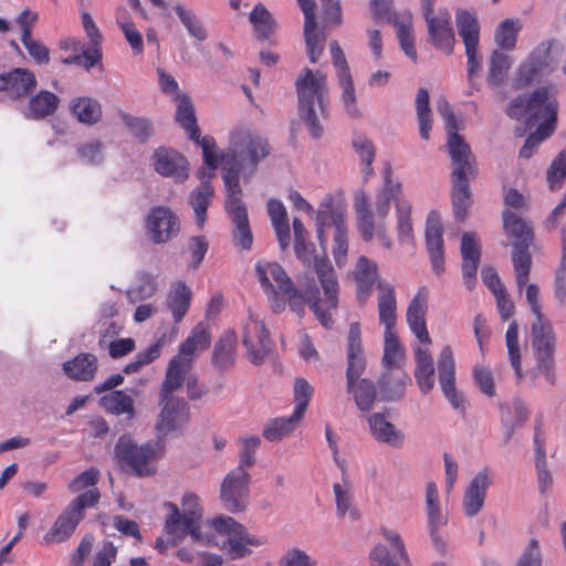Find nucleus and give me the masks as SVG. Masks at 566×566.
Returning a JSON list of instances; mask_svg holds the SVG:
<instances>
[{"instance_id":"obj_21","label":"nucleus","mask_w":566,"mask_h":566,"mask_svg":"<svg viewBox=\"0 0 566 566\" xmlns=\"http://www.w3.org/2000/svg\"><path fill=\"white\" fill-rule=\"evenodd\" d=\"M357 229L364 241L369 242L377 237L387 249L391 248V240L387 235L386 222L374 221L369 209V198L365 191H358L354 198Z\"/></svg>"},{"instance_id":"obj_29","label":"nucleus","mask_w":566,"mask_h":566,"mask_svg":"<svg viewBox=\"0 0 566 566\" xmlns=\"http://www.w3.org/2000/svg\"><path fill=\"white\" fill-rule=\"evenodd\" d=\"M154 168L159 175L171 177L177 182H184L189 176L187 159L170 148H159L154 154Z\"/></svg>"},{"instance_id":"obj_5","label":"nucleus","mask_w":566,"mask_h":566,"mask_svg":"<svg viewBox=\"0 0 566 566\" xmlns=\"http://www.w3.org/2000/svg\"><path fill=\"white\" fill-rule=\"evenodd\" d=\"M313 244L304 242L302 243L301 254H296V256L304 264H313L314 266L321 286L325 293V300L317 297L310 300L311 310L322 326L331 328L333 325V313L338 306V281L328 259L325 255L321 258L313 255Z\"/></svg>"},{"instance_id":"obj_2","label":"nucleus","mask_w":566,"mask_h":566,"mask_svg":"<svg viewBox=\"0 0 566 566\" xmlns=\"http://www.w3.org/2000/svg\"><path fill=\"white\" fill-rule=\"evenodd\" d=\"M507 114L512 118L530 116L528 125H534L536 120H542L534 133H532L520 150V156L530 158L537 149L538 145L548 138L555 130L557 118V101L551 90L541 87L531 96H517L514 98Z\"/></svg>"},{"instance_id":"obj_54","label":"nucleus","mask_w":566,"mask_h":566,"mask_svg":"<svg viewBox=\"0 0 566 566\" xmlns=\"http://www.w3.org/2000/svg\"><path fill=\"white\" fill-rule=\"evenodd\" d=\"M158 289L157 276L148 272H140L135 284L127 291V297L132 303L150 298Z\"/></svg>"},{"instance_id":"obj_1","label":"nucleus","mask_w":566,"mask_h":566,"mask_svg":"<svg viewBox=\"0 0 566 566\" xmlns=\"http://www.w3.org/2000/svg\"><path fill=\"white\" fill-rule=\"evenodd\" d=\"M269 154L268 142L262 136L244 127L234 128L230 133L229 146L221 156L227 191L242 192L239 176L251 177Z\"/></svg>"},{"instance_id":"obj_17","label":"nucleus","mask_w":566,"mask_h":566,"mask_svg":"<svg viewBox=\"0 0 566 566\" xmlns=\"http://www.w3.org/2000/svg\"><path fill=\"white\" fill-rule=\"evenodd\" d=\"M241 336L249 360L254 365L262 364L272 349V340L263 321L251 310L241 321Z\"/></svg>"},{"instance_id":"obj_10","label":"nucleus","mask_w":566,"mask_h":566,"mask_svg":"<svg viewBox=\"0 0 566 566\" xmlns=\"http://www.w3.org/2000/svg\"><path fill=\"white\" fill-rule=\"evenodd\" d=\"M101 497L99 491L92 488L76 496L57 516L49 532L43 536L45 544L62 543L75 531L84 517V510L94 506Z\"/></svg>"},{"instance_id":"obj_50","label":"nucleus","mask_w":566,"mask_h":566,"mask_svg":"<svg viewBox=\"0 0 566 566\" xmlns=\"http://www.w3.org/2000/svg\"><path fill=\"white\" fill-rule=\"evenodd\" d=\"M452 178V206L458 220H464L471 206V191L469 180L471 176H460Z\"/></svg>"},{"instance_id":"obj_7","label":"nucleus","mask_w":566,"mask_h":566,"mask_svg":"<svg viewBox=\"0 0 566 566\" xmlns=\"http://www.w3.org/2000/svg\"><path fill=\"white\" fill-rule=\"evenodd\" d=\"M437 111L443 118L446 129L448 132L447 149L452 164L451 177H475L478 172L475 158L469 144L458 133L461 126L452 111L451 105L447 99L440 98L437 102Z\"/></svg>"},{"instance_id":"obj_56","label":"nucleus","mask_w":566,"mask_h":566,"mask_svg":"<svg viewBox=\"0 0 566 566\" xmlns=\"http://www.w3.org/2000/svg\"><path fill=\"white\" fill-rule=\"evenodd\" d=\"M522 29V23L518 19H505L495 30L494 41L499 48L505 51H511L515 48L517 35Z\"/></svg>"},{"instance_id":"obj_13","label":"nucleus","mask_w":566,"mask_h":566,"mask_svg":"<svg viewBox=\"0 0 566 566\" xmlns=\"http://www.w3.org/2000/svg\"><path fill=\"white\" fill-rule=\"evenodd\" d=\"M184 381L177 379V384L168 382V376L160 390V412L156 422V429L161 434H167L180 428L188 418L187 405L182 399L176 398L174 392L182 386Z\"/></svg>"},{"instance_id":"obj_38","label":"nucleus","mask_w":566,"mask_h":566,"mask_svg":"<svg viewBox=\"0 0 566 566\" xmlns=\"http://www.w3.org/2000/svg\"><path fill=\"white\" fill-rule=\"evenodd\" d=\"M62 369L72 380L92 381L98 369V360L93 354L82 353L63 363Z\"/></svg>"},{"instance_id":"obj_45","label":"nucleus","mask_w":566,"mask_h":566,"mask_svg":"<svg viewBox=\"0 0 566 566\" xmlns=\"http://www.w3.org/2000/svg\"><path fill=\"white\" fill-rule=\"evenodd\" d=\"M455 25L465 48L479 46L480 23L474 12L464 9L458 10Z\"/></svg>"},{"instance_id":"obj_8","label":"nucleus","mask_w":566,"mask_h":566,"mask_svg":"<svg viewBox=\"0 0 566 566\" xmlns=\"http://www.w3.org/2000/svg\"><path fill=\"white\" fill-rule=\"evenodd\" d=\"M218 532L210 546H217L231 559L242 558L251 553L249 546L259 547L268 544L265 535H253L231 516L219 515Z\"/></svg>"},{"instance_id":"obj_35","label":"nucleus","mask_w":566,"mask_h":566,"mask_svg":"<svg viewBox=\"0 0 566 566\" xmlns=\"http://www.w3.org/2000/svg\"><path fill=\"white\" fill-rule=\"evenodd\" d=\"M370 433L378 442L392 448H401L405 443V433L392 424L384 412H376L367 419Z\"/></svg>"},{"instance_id":"obj_58","label":"nucleus","mask_w":566,"mask_h":566,"mask_svg":"<svg viewBox=\"0 0 566 566\" xmlns=\"http://www.w3.org/2000/svg\"><path fill=\"white\" fill-rule=\"evenodd\" d=\"M505 345L507 348V355L510 364L515 373L517 381L523 378L522 363H521V349L518 343V326L516 322H512L505 334Z\"/></svg>"},{"instance_id":"obj_34","label":"nucleus","mask_w":566,"mask_h":566,"mask_svg":"<svg viewBox=\"0 0 566 566\" xmlns=\"http://www.w3.org/2000/svg\"><path fill=\"white\" fill-rule=\"evenodd\" d=\"M462 273L468 290L475 286V275L481 256V245L473 233H464L461 241Z\"/></svg>"},{"instance_id":"obj_57","label":"nucleus","mask_w":566,"mask_h":566,"mask_svg":"<svg viewBox=\"0 0 566 566\" xmlns=\"http://www.w3.org/2000/svg\"><path fill=\"white\" fill-rule=\"evenodd\" d=\"M416 109L420 136L428 140L432 127V114L429 106V92L426 88H419L417 92Z\"/></svg>"},{"instance_id":"obj_63","label":"nucleus","mask_w":566,"mask_h":566,"mask_svg":"<svg viewBox=\"0 0 566 566\" xmlns=\"http://www.w3.org/2000/svg\"><path fill=\"white\" fill-rule=\"evenodd\" d=\"M175 11L188 31L189 35L197 39L198 41H205L207 39V30L192 11L186 9L181 4H177L175 7Z\"/></svg>"},{"instance_id":"obj_9","label":"nucleus","mask_w":566,"mask_h":566,"mask_svg":"<svg viewBox=\"0 0 566 566\" xmlns=\"http://www.w3.org/2000/svg\"><path fill=\"white\" fill-rule=\"evenodd\" d=\"M503 227L506 235L514 239L512 261L517 290L521 292L527 283L531 270V256L527 248L532 242L533 231L526 220L511 211L503 212Z\"/></svg>"},{"instance_id":"obj_42","label":"nucleus","mask_w":566,"mask_h":566,"mask_svg":"<svg viewBox=\"0 0 566 566\" xmlns=\"http://www.w3.org/2000/svg\"><path fill=\"white\" fill-rule=\"evenodd\" d=\"M353 275L357 283L358 296L366 298L378 280L377 264L373 260L361 255L357 259Z\"/></svg>"},{"instance_id":"obj_39","label":"nucleus","mask_w":566,"mask_h":566,"mask_svg":"<svg viewBox=\"0 0 566 566\" xmlns=\"http://www.w3.org/2000/svg\"><path fill=\"white\" fill-rule=\"evenodd\" d=\"M378 289L379 322L384 325L385 332H395L397 323V303L394 286L389 283L380 282Z\"/></svg>"},{"instance_id":"obj_49","label":"nucleus","mask_w":566,"mask_h":566,"mask_svg":"<svg viewBox=\"0 0 566 566\" xmlns=\"http://www.w3.org/2000/svg\"><path fill=\"white\" fill-rule=\"evenodd\" d=\"M335 495L336 514L339 517H348L350 521H357L360 517L359 510L353 504L352 484L343 479V483L333 485Z\"/></svg>"},{"instance_id":"obj_22","label":"nucleus","mask_w":566,"mask_h":566,"mask_svg":"<svg viewBox=\"0 0 566 566\" xmlns=\"http://www.w3.org/2000/svg\"><path fill=\"white\" fill-rule=\"evenodd\" d=\"M439 384L441 390L452 406L461 413L465 412L467 401L464 396L455 387V364L453 353L450 346H444L438 359Z\"/></svg>"},{"instance_id":"obj_25","label":"nucleus","mask_w":566,"mask_h":566,"mask_svg":"<svg viewBox=\"0 0 566 566\" xmlns=\"http://www.w3.org/2000/svg\"><path fill=\"white\" fill-rule=\"evenodd\" d=\"M493 482L488 469L480 470L470 481L463 495L462 507L465 516L474 517L483 509L488 489Z\"/></svg>"},{"instance_id":"obj_32","label":"nucleus","mask_w":566,"mask_h":566,"mask_svg":"<svg viewBox=\"0 0 566 566\" xmlns=\"http://www.w3.org/2000/svg\"><path fill=\"white\" fill-rule=\"evenodd\" d=\"M345 206L342 200L334 197H326L316 211V227L318 239L323 242L324 229L334 227L335 231L346 229Z\"/></svg>"},{"instance_id":"obj_4","label":"nucleus","mask_w":566,"mask_h":566,"mask_svg":"<svg viewBox=\"0 0 566 566\" xmlns=\"http://www.w3.org/2000/svg\"><path fill=\"white\" fill-rule=\"evenodd\" d=\"M300 116L306 123L310 134L319 138L323 120L326 119L328 88L326 75L319 71L304 70L296 81Z\"/></svg>"},{"instance_id":"obj_48","label":"nucleus","mask_w":566,"mask_h":566,"mask_svg":"<svg viewBox=\"0 0 566 566\" xmlns=\"http://www.w3.org/2000/svg\"><path fill=\"white\" fill-rule=\"evenodd\" d=\"M177 104L176 122L186 130L191 140H199V127L193 104L188 94L179 95L174 101Z\"/></svg>"},{"instance_id":"obj_11","label":"nucleus","mask_w":566,"mask_h":566,"mask_svg":"<svg viewBox=\"0 0 566 566\" xmlns=\"http://www.w3.org/2000/svg\"><path fill=\"white\" fill-rule=\"evenodd\" d=\"M210 343V333L205 325L198 324L192 328L190 335L179 346L178 354L168 364L166 376L169 385L177 384V379L185 380V374L190 371L196 357L205 352Z\"/></svg>"},{"instance_id":"obj_41","label":"nucleus","mask_w":566,"mask_h":566,"mask_svg":"<svg viewBox=\"0 0 566 566\" xmlns=\"http://www.w3.org/2000/svg\"><path fill=\"white\" fill-rule=\"evenodd\" d=\"M268 214L281 249H286L291 241V228L283 202L277 199H270L268 202Z\"/></svg>"},{"instance_id":"obj_37","label":"nucleus","mask_w":566,"mask_h":566,"mask_svg":"<svg viewBox=\"0 0 566 566\" xmlns=\"http://www.w3.org/2000/svg\"><path fill=\"white\" fill-rule=\"evenodd\" d=\"M198 177L201 185L192 190L189 197V203L193 210L197 224L202 227L207 218V209L213 197V188L209 184L212 174H207L205 168L199 169Z\"/></svg>"},{"instance_id":"obj_12","label":"nucleus","mask_w":566,"mask_h":566,"mask_svg":"<svg viewBox=\"0 0 566 566\" xmlns=\"http://www.w3.org/2000/svg\"><path fill=\"white\" fill-rule=\"evenodd\" d=\"M556 337L551 322L535 319L532 324V349L536 359V370L543 374L549 385L555 384L554 352Z\"/></svg>"},{"instance_id":"obj_19","label":"nucleus","mask_w":566,"mask_h":566,"mask_svg":"<svg viewBox=\"0 0 566 566\" xmlns=\"http://www.w3.org/2000/svg\"><path fill=\"white\" fill-rule=\"evenodd\" d=\"M423 14L432 44L447 54H451L455 36L451 27L450 13L444 8H436L434 2H426Z\"/></svg>"},{"instance_id":"obj_18","label":"nucleus","mask_w":566,"mask_h":566,"mask_svg":"<svg viewBox=\"0 0 566 566\" xmlns=\"http://www.w3.org/2000/svg\"><path fill=\"white\" fill-rule=\"evenodd\" d=\"M329 51L332 63L336 69V77L340 87V102L344 112L349 118L358 119L363 114L358 106L353 77L344 52L342 51L338 42L335 40L331 41Z\"/></svg>"},{"instance_id":"obj_64","label":"nucleus","mask_w":566,"mask_h":566,"mask_svg":"<svg viewBox=\"0 0 566 566\" xmlns=\"http://www.w3.org/2000/svg\"><path fill=\"white\" fill-rule=\"evenodd\" d=\"M317 559L306 551L293 546L287 548L277 562V566H317Z\"/></svg>"},{"instance_id":"obj_36","label":"nucleus","mask_w":566,"mask_h":566,"mask_svg":"<svg viewBox=\"0 0 566 566\" xmlns=\"http://www.w3.org/2000/svg\"><path fill=\"white\" fill-rule=\"evenodd\" d=\"M238 337L234 329H226L216 342L212 350L211 363L221 370L231 369L235 364Z\"/></svg>"},{"instance_id":"obj_47","label":"nucleus","mask_w":566,"mask_h":566,"mask_svg":"<svg viewBox=\"0 0 566 566\" xmlns=\"http://www.w3.org/2000/svg\"><path fill=\"white\" fill-rule=\"evenodd\" d=\"M70 112L82 124L94 125L102 117L99 102L90 96H80L71 99Z\"/></svg>"},{"instance_id":"obj_26","label":"nucleus","mask_w":566,"mask_h":566,"mask_svg":"<svg viewBox=\"0 0 566 566\" xmlns=\"http://www.w3.org/2000/svg\"><path fill=\"white\" fill-rule=\"evenodd\" d=\"M428 296L429 292L427 287L419 289L417 294L410 301L406 313V321L410 331L417 339L424 345L431 344V338L426 323Z\"/></svg>"},{"instance_id":"obj_27","label":"nucleus","mask_w":566,"mask_h":566,"mask_svg":"<svg viewBox=\"0 0 566 566\" xmlns=\"http://www.w3.org/2000/svg\"><path fill=\"white\" fill-rule=\"evenodd\" d=\"M382 537L391 546L394 556H390L387 547L378 544L370 552L373 566H397L394 558H399L406 564H410V559L401 535L392 530L382 527L380 530Z\"/></svg>"},{"instance_id":"obj_51","label":"nucleus","mask_w":566,"mask_h":566,"mask_svg":"<svg viewBox=\"0 0 566 566\" xmlns=\"http://www.w3.org/2000/svg\"><path fill=\"white\" fill-rule=\"evenodd\" d=\"M397 199H403L401 197V184L394 182L387 178L384 188L376 197L375 212H371L374 216V221L385 222L390 211V202L394 200L396 203Z\"/></svg>"},{"instance_id":"obj_30","label":"nucleus","mask_w":566,"mask_h":566,"mask_svg":"<svg viewBox=\"0 0 566 566\" xmlns=\"http://www.w3.org/2000/svg\"><path fill=\"white\" fill-rule=\"evenodd\" d=\"M426 241L432 270L440 275L444 271L443 239L441 218L436 211H431L427 217Z\"/></svg>"},{"instance_id":"obj_33","label":"nucleus","mask_w":566,"mask_h":566,"mask_svg":"<svg viewBox=\"0 0 566 566\" xmlns=\"http://www.w3.org/2000/svg\"><path fill=\"white\" fill-rule=\"evenodd\" d=\"M346 358V379L359 378L366 368V357L361 343V331L358 323H352L349 326Z\"/></svg>"},{"instance_id":"obj_31","label":"nucleus","mask_w":566,"mask_h":566,"mask_svg":"<svg viewBox=\"0 0 566 566\" xmlns=\"http://www.w3.org/2000/svg\"><path fill=\"white\" fill-rule=\"evenodd\" d=\"M426 511L430 537L437 547H442L443 542L439 531L447 525L448 516L441 510L439 492L434 482L426 485Z\"/></svg>"},{"instance_id":"obj_62","label":"nucleus","mask_w":566,"mask_h":566,"mask_svg":"<svg viewBox=\"0 0 566 566\" xmlns=\"http://www.w3.org/2000/svg\"><path fill=\"white\" fill-rule=\"evenodd\" d=\"M250 21L258 36L266 39L274 30L275 21L268 9L261 3L256 4L250 13Z\"/></svg>"},{"instance_id":"obj_60","label":"nucleus","mask_w":566,"mask_h":566,"mask_svg":"<svg viewBox=\"0 0 566 566\" xmlns=\"http://www.w3.org/2000/svg\"><path fill=\"white\" fill-rule=\"evenodd\" d=\"M410 381L411 379L405 374L396 378L386 375L379 380V388L386 400H399L402 398L405 388Z\"/></svg>"},{"instance_id":"obj_23","label":"nucleus","mask_w":566,"mask_h":566,"mask_svg":"<svg viewBox=\"0 0 566 566\" xmlns=\"http://www.w3.org/2000/svg\"><path fill=\"white\" fill-rule=\"evenodd\" d=\"M146 228L151 241L161 244L178 235L180 231V220L171 209L157 206L149 210Z\"/></svg>"},{"instance_id":"obj_3","label":"nucleus","mask_w":566,"mask_h":566,"mask_svg":"<svg viewBox=\"0 0 566 566\" xmlns=\"http://www.w3.org/2000/svg\"><path fill=\"white\" fill-rule=\"evenodd\" d=\"M169 514L165 522V532L174 538L190 536L196 544L210 546L217 532L218 516L203 521V510L197 494L187 492L181 497V509L175 503H166Z\"/></svg>"},{"instance_id":"obj_46","label":"nucleus","mask_w":566,"mask_h":566,"mask_svg":"<svg viewBox=\"0 0 566 566\" xmlns=\"http://www.w3.org/2000/svg\"><path fill=\"white\" fill-rule=\"evenodd\" d=\"M191 296L192 292L185 282L178 281L171 284L166 303L176 323L180 322L186 315Z\"/></svg>"},{"instance_id":"obj_59","label":"nucleus","mask_w":566,"mask_h":566,"mask_svg":"<svg viewBox=\"0 0 566 566\" xmlns=\"http://www.w3.org/2000/svg\"><path fill=\"white\" fill-rule=\"evenodd\" d=\"M384 357L382 363L387 368H395L403 359L405 349L400 344L397 332L384 333Z\"/></svg>"},{"instance_id":"obj_43","label":"nucleus","mask_w":566,"mask_h":566,"mask_svg":"<svg viewBox=\"0 0 566 566\" xmlns=\"http://www.w3.org/2000/svg\"><path fill=\"white\" fill-rule=\"evenodd\" d=\"M99 403L108 413L125 415L128 420L136 417L134 398L124 390H114L104 395Z\"/></svg>"},{"instance_id":"obj_20","label":"nucleus","mask_w":566,"mask_h":566,"mask_svg":"<svg viewBox=\"0 0 566 566\" xmlns=\"http://www.w3.org/2000/svg\"><path fill=\"white\" fill-rule=\"evenodd\" d=\"M249 482L250 474L242 468H234L224 476L220 486V500L229 512L245 510L250 497Z\"/></svg>"},{"instance_id":"obj_6","label":"nucleus","mask_w":566,"mask_h":566,"mask_svg":"<svg viewBox=\"0 0 566 566\" xmlns=\"http://www.w3.org/2000/svg\"><path fill=\"white\" fill-rule=\"evenodd\" d=\"M114 455L122 469L138 478H148L157 473V462L165 455V444L160 440H150L138 444L129 434L118 438Z\"/></svg>"},{"instance_id":"obj_14","label":"nucleus","mask_w":566,"mask_h":566,"mask_svg":"<svg viewBox=\"0 0 566 566\" xmlns=\"http://www.w3.org/2000/svg\"><path fill=\"white\" fill-rule=\"evenodd\" d=\"M551 48L549 42L539 43L518 65L512 77V86L515 90L527 87L555 69L556 61L551 55Z\"/></svg>"},{"instance_id":"obj_40","label":"nucleus","mask_w":566,"mask_h":566,"mask_svg":"<svg viewBox=\"0 0 566 566\" xmlns=\"http://www.w3.org/2000/svg\"><path fill=\"white\" fill-rule=\"evenodd\" d=\"M35 77L25 69H15L0 76V91L8 92L11 97H20L35 87Z\"/></svg>"},{"instance_id":"obj_44","label":"nucleus","mask_w":566,"mask_h":566,"mask_svg":"<svg viewBox=\"0 0 566 566\" xmlns=\"http://www.w3.org/2000/svg\"><path fill=\"white\" fill-rule=\"evenodd\" d=\"M60 98L50 91H40L30 98L24 115L31 119H43L55 113Z\"/></svg>"},{"instance_id":"obj_16","label":"nucleus","mask_w":566,"mask_h":566,"mask_svg":"<svg viewBox=\"0 0 566 566\" xmlns=\"http://www.w3.org/2000/svg\"><path fill=\"white\" fill-rule=\"evenodd\" d=\"M256 277L266 294L274 313L285 310V297L281 293L290 286L292 280L284 269L275 262L259 261L255 264Z\"/></svg>"},{"instance_id":"obj_24","label":"nucleus","mask_w":566,"mask_h":566,"mask_svg":"<svg viewBox=\"0 0 566 566\" xmlns=\"http://www.w3.org/2000/svg\"><path fill=\"white\" fill-rule=\"evenodd\" d=\"M242 192L227 191L226 209L230 214L234 229L233 239L237 245L250 250L253 235L250 229L247 208L241 200Z\"/></svg>"},{"instance_id":"obj_52","label":"nucleus","mask_w":566,"mask_h":566,"mask_svg":"<svg viewBox=\"0 0 566 566\" xmlns=\"http://www.w3.org/2000/svg\"><path fill=\"white\" fill-rule=\"evenodd\" d=\"M347 391L353 394L357 407L361 411H368L375 401L376 389L366 378H352L347 380Z\"/></svg>"},{"instance_id":"obj_15","label":"nucleus","mask_w":566,"mask_h":566,"mask_svg":"<svg viewBox=\"0 0 566 566\" xmlns=\"http://www.w3.org/2000/svg\"><path fill=\"white\" fill-rule=\"evenodd\" d=\"M371 12L378 23H389L397 28V38L405 54L412 61L417 60V52L412 36V15L408 10L396 11L390 2H373Z\"/></svg>"},{"instance_id":"obj_28","label":"nucleus","mask_w":566,"mask_h":566,"mask_svg":"<svg viewBox=\"0 0 566 566\" xmlns=\"http://www.w3.org/2000/svg\"><path fill=\"white\" fill-rule=\"evenodd\" d=\"M304 13V38L306 54L312 63H316L324 52L326 35L317 29L315 19V2H301Z\"/></svg>"},{"instance_id":"obj_55","label":"nucleus","mask_w":566,"mask_h":566,"mask_svg":"<svg viewBox=\"0 0 566 566\" xmlns=\"http://www.w3.org/2000/svg\"><path fill=\"white\" fill-rule=\"evenodd\" d=\"M512 60L506 53L494 50L490 57V67L488 73V83L492 87L500 86L506 78L511 67Z\"/></svg>"},{"instance_id":"obj_53","label":"nucleus","mask_w":566,"mask_h":566,"mask_svg":"<svg viewBox=\"0 0 566 566\" xmlns=\"http://www.w3.org/2000/svg\"><path fill=\"white\" fill-rule=\"evenodd\" d=\"M302 417H296L293 412L290 417H281L269 420L263 429V437L269 441H280L293 432Z\"/></svg>"},{"instance_id":"obj_61","label":"nucleus","mask_w":566,"mask_h":566,"mask_svg":"<svg viewBox=\"0 0 566 566\" xmlns=\"http://www.w3.org/2000/svg\"><path fill=\"white\" fill-rule=\"evenodd\" d=\"M411 203L407 199H397L396 217L397 232L401 241H409L412 238V223L410 219Z\"/></svg>"}]
</instances>
